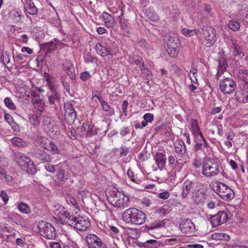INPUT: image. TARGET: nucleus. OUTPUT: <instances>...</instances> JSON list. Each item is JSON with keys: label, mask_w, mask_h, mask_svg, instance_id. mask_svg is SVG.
<instances>
[{"label": "nucleus", "mask_w": 248, "mask_h": 248, "mask_svg": "<svg viewBox=\"0 0 248 248\" xmlns=\"http://www.w3.org/2000/svg\"><path fill=\"white\" fill-rule=\"evenodd\" d=\"M122 217L126 223L134 225H141L146 218V215L142 211L135 208H130L125 210Z\"/></svg>", "instance_id": "obj_1"}, {"label": "nucleus", "mask_w": 248, "mask_h": 248, "mask_svg": "<svg viewBox=\"0 0 248 248\" xmlns=\"http://www.w3.org/2000/svg\"><path fill=\"white\" fill-rule=\"evenodd\" d=\"M106 193L108 201L114 207L121 208L128 205L129 197L116 189L107 191Z\"/></svg>", "instance_id": "obj_2"}, {"label": "nucleus", "mask_w": 248, "mask_h": 248, "mask_svg": "<svg viewBox=\"0 0 248 248\" xmlns=\"http://www.w3.org/2000/svg\"><path fill=\"white\" fill-rule=\"evenodd\" d=\"M220 163L217 160L208 158L202 164V174L206 177L211 178L217 175L219 171Z\"/></svg>", "instance_id": "obj_3"}, {"label": "nucleus", "mask_w": 248, "mask_h": 248, "mask_svg": "<svg viewBox=\"0 0 248 248\" xmlns=\"http://www.w3.org/2000/svg\"><path fill=\"white\" fill-rule=\"evenodd\" d=\"M14 157L17 164L22 169L32 174L36 172L35 166L30 157L20 152L15 153Z\"/></svg>", "instance_id": "obj_4"}, {"label": "nucleus", "mask_w": 248, "mask_h": 248, "mask_svg": "<svg viewBox=\"0 0 248 248\" xmlns=\"http://www.w3.org/2000/svg\"><path fill=\"white\" fill-rule=\"evenodd\" d=\"M67 223L80 231H85L90 227V222L88 219L78 215H72L69 217Z\"/></svg>", "instance_id": "obj_5"}, {"label": "nucleus", "mask_w": 248, "mask_h": 248, "mask_svg": "<svg viewBox=\"0 0 248 248\" xmlns=\"http://www.w3.org/2000/svg\"><path fill=\"white\" fill-rule=\"evenodd\" d=\"M214 191L222 199L229 201L234 198V194L233 190L223 183L216 182Z\"/></svg>", "instance_id": "obj_6"}, {"label": "nucleus", "mask_w": 248, "mask_h": 248, "mask_svg": "<svg viewBox=\"0 0 248 248\" xmlns=\"http://www.w3.org/2000/svg\"><path fill=\"white\" fill-rule=\"evenodd\" d=\"M180 41L176 37L166 36V48L169 55L172 58L176 57L180 50Z\"/></svg>", "instance_id": "obj_7"}, {"label": "nucleus", "mask_w": 248, "mask_h": 248, "mask_svg": "<svg viewBox=\"0 0 248 248\" xmlns=\"http://www.w3.org/2000/svg\"><path fill=\"white\" fill-rule=\"evenodd\" d=\"M39 233L43 237L48 239H53L56 237L55 229L49 223L42 221L38 225Z\"/></svg>", "instance_id": "obj_8"}, {"label": "nucleus", "mask_w": 248, "mask_h": 248, "mask_svg": "<svg viewBox=\"0 0 248 248\" xmlns=\"http://www.w3.org/2000/svg\"><path fill=\"white\" fill-rule=\"evenodd\" d=\"M202 43L207 47H210L214 45L216 42V35L213 29L210 27H207L205 29H202Z\"/></svg>", "instance_id": "obj_9"}, {"label": "nucleus", "mask_w": 248, "mask_h": 248, "mask_svg": "<svg viewBox=\"0 0 248 248\" xmlns=\"http://www.w3.org/2000/svg\"><path fill=\"white\" fill-rule=\"evenodd\" d=\"M85 240L89 248H108L106 244L95 234L87 235Z\"/></svg>", "instance_id": "obj_10"}, {"label": "nucleus", "mask_w": 248, "mask_h": 248, "mask_svg": "<svg viewBox=\"0 0 248 248\" xmlns=\"http://www.w3.org/2000/svg\"><path fill=\"white\" fill-rule=\"evenodd\" d=\"M64 109L65 121L70 125L73 124L77 118V112L73 105L69 102H65Z\"/></svg>", "instance_id": "obj_11"}, {"label": "nucleus", "mask_w": 248, "mask_h": 248, "mask_svg": "<svg viewBox=\"0 0 248 248\" xmlns=\"http://www.w3.org/2000/svg\"><path fill=\"white\" fill-rule=\"evenodd\" d=\"M219 86L222 92L230 94L234 91L236 84L233 80L227 78L220 81Z\"/></svg>", "instance_id": "obj_12"}, {"label": "nucleus", "mask_w": 248, "mask_h": 248, "mask_svg": "<svg viewBox=\"0 0 248 248\" xmlns=\"http://www.w3.org/2000/svg\"><path fill=\"white\" fill-rule=\"evenodd\" d=\"M195 183L191 181L187 180L184 182L181 187L180 195L183 199H186L188 194L191 192L193 194L196 189L194 187Z\"/></svg>", "instance_id": "obj_13"}, {"label": "nucleus", "mask_w": 248, "mask_h": 248, "mask_svg": "<svg viewBox=\"0 0 248 248\" xmlns=\"http://www.w3.org/2000/svg\"><path fill=\"white\" fill-rule=\"evenodd\" d=\"M228 218V215L226 212L220 211L215 215L210 217L211 222L213 227H217L225 223Z\"/></svg>", "instance_id": "obj_14"}, {"label": "nucleus", "mask_w": 248, "mask_h": 248, "mask_svg": "<svg viewBox=\"0 0 248 248\" xmlns=\"http://www.w3.org/2000/svg\"><path fill=\"white\" fill-rule=\"evenodd\" d=\"M54 212L55 215L61 221L66 223L67 221L69 220V217L72 215L68 213L67 210L65 208L59 205L55 206Z\"/></svg>", "instance_id": "obj_15"}, {"label": "nucleus", "mask_w": 248, "mask_h": 248, "mask_svg": "<svg viewBox=\"0 0 248 248\" xmlns=\"http://www.w3.org/2000/svg\"><path fill=\"white\" fill-rule=\"evenodd\" d=\"M180 229L183 233H192L195 232V224L188 219H184L180 224Z\"/></svg>", "instance_id": "obj_16"}, {"label": "nucleus", "mask_w": 248, "mask_h": 248, "mask_svg": "<svg viewBox=\"0 0 248 248\" xmlns=\"http://www.w3.org/2000/svg\"><path fill=\"white\" fill-rule=\"evenodd\" d=\"M194 141L195 144L194 146L193 151L195 153L200 150H202V148H206L208 146V144L203 135L195 136Z\"/></svg>", "instance_id": "obj_17"}, {"label": "nucleus", "mask_w": 248, "mask_h": 248, "mask_svg": "<svg viewBox=\"0 0 248 248\" xmlns=\"http://www.w3.org/2000/svg\"><path fill=\"white\" fill-rule=\"evenodd\" d=\"M62 68L66 72L70 78L74 80L76 78L75 68L70 60H65L62 64Z\"/></svg>", "instance_id": "obj_18"}, {"label": "nucleus", "mask_w": 248, "mask_h": 248, "mask_svg": "<svg viewBox=\"0 0 248 248\" xmlns=\"http://www.w3.org/2000/svg\"><path fill=\"white\" fill-rule=\"evenodd\" d=\"M154 159L159 169L162 170L164 168L167 159L165 153L157 152L154 156Z\"/></svg>", "instance_id": "obj_19"}, {"label": "nucleus", "mask_w": 248, "mask_h": 248, "mask_svg": "<svg viewBox=\"0 0 248 248\" xmlns=\"http://www.w3.org/2000/svg\"><path fill=\"white\" fill-rule=\"evenodd\" d=\"M48 103L50 106H56L60 103L61 95L60 92L47 93Z\"/></svg>", "instance_id": "obj_20"}, {"label": "nucleus", "mask_w": 248, "mask_h": 248, "mask_svg": "<svg viewBox=\"0 0 248 248\" xmlns=\"http://www.w3.org/2000/svg\"><path fill=\"white\" fill-rule=\"evenodd\" d=\"M47 139L42 136H38L34 141L35 147L41 151H44L47 149Z\"/></svg>", "instance_id": "obj_21"}, {"label": "nucleus", "mask_w": 248, "mask_h": 248, "mask_svg": "<svg viewBox=\"0 0 248 248\" xmlns=\"http://www.w3.org/2000/svg\"><path fill=\"white\" fill-rule=\"evenodd\" d=\"M232 47L234 50V56L243 58L245 56L243 48L238 45L236 39H232Z\"/></svg>", "instance_id": "obj_22"}, {"label": "nucleus", "mask_w": 248, "mask_h": 248, "mask_svg": "<svg viewBox=\"0 0 248 248\" xmlns=\"http://www.w3.org/2000/svg\"><path fill=\"white\" fill-rule=\"evenodd\" d=\"M81 130L85 134L86 137H91L96 134V131L94 129L93 126L88 123H84L82 124Z\"/></svg>", "instance_id": "obj_23"}, {"label": "nucleus", "mask_w": 248, "mask_h": 248, "mask_svg": "<svg viewBox=\"0 0 248 248\" xmlns=\"http://www.w3.org/2000/svg\"><path fill=\"white\" fill-rule=\"evenodd\" d=\"M174 150L175 152L178 155L181 156L184 155L186 151L184 142L181 140H176L174 144Z\"/></svg>", "instance_id": "obj_24"}, {"label": "nucleus", "mask_w": 248, "mask_h": 248, "mask_svg": "<svg viewBox=\"0 0 248 248\" xmlns=\"http://www.w3.org/2000/svg\"><path fill=\"white\" fill-rule=\"evenodd\" d=\"M26 11L31 15H35L37 14V8L31 0H27L24 5Z\"/></svg>", "instance_id": "obj_25"}, {"label": "nucleus", "mask_w": 248, "mask_h": 248, "mask_svg": "<svg viewBox=\"0 0 248 248\" xmlns=\"http://www.w3.org/2000/svg\"><path fill=\"white\" fill-rule=\"evenodd\" d=\"M56 178L59 183L63 184L68 180L69 174L67 171L66 172L65 170L60 168L58 169Z\"/></svg>", "instance_id": "obj_26"}, {"label": "nucleus", "mask_w": 248, "mask_h": 248, "mask_svg": "<svg viewBox=\"0 0 248 248\" xmlns=\"http://www.w3.org/2000/svg\"><path fill=\"white\" fill-rule=\"evenodd\" d=\"M31 155L33 157L40 161L43 162H48L51 161V158L49 155L38 152L31 153Z\"/></svg>", "instance_id": "obj_27"}, {"label": "nucleus", "mask_w": 248, "mask_h": 248, "mask_svg": "<svg viewBox=\"0 0 248 248\" xmlns=\"http://www.w3.org/2000/svg\"><path fill=\"white\" fill-rule=\"evenodd\" d=\"M228 67L227 61L224 58H221L218 62L217 77L218 78L226 70Z\"/></svg>", "instance_id": "obj_28"}, {"label": "nucleus", "mask_w": 248, "mask_h": 248, "mask_svg": "<svg viewBox=\"0 0 248 248\" xmlns=\"http://www.w3.org/2000/svg\"><path fill=\"white\" fill-rule=\"evenodd\" d=\"M95 50L96 53L102 57H105L111 54L110 51L100 43H97L96 44Z\"/></svg>", "instance_id": "obj_29"}, {"label": "nucleus", "mask_w": 248, "mask_h": 248, "mask_svg": "<svg viewBox=\"0 0 248 248\" xmlns=\"http://www.w3.org/2000/svg\"><path fill=\"white\" fill-rule=\"evenodd\" d=\"M192 199L195 202H203L206 200V196L204 192H200L198 190L192 194Z\"/></svg>", "instance_id": "obj_30"}, {"label": "nucleus", "mask_w": 248, "mask_h": 248, "mask_svg": "<svg viewBox=\"0 0 248 248\" xmlns=\"http://www.w3.org/2000/svg\"><path fill=\"white\" fill-rule=\"evenodd\" d=\"M143 246L145 248H157L161 246H163V241L151 239L146 241Z\"/></svg>", "instance_id": "obj_31"}, {"label": "nucleus", "mask_w": 248, "mask_h": 248, "mask_svg": "<svg viewBox=\"0 0 248 248\" xmlns=\"http://www.w3.org/2000/svg\"><path fill=\"white\" fill-rule=\"evenodd\" d=\"M102 17L104 20L105 25L107 28L114 26V20L110 15L106 12H104L102 14Z\"/></svg>", "instance_id": "obj_32"}, {"label": "nucleus", "mask_w": 248, "mask_h": 248, "mask_svg": "<svg viewBox=\"0 0 248 248\" xmlns=\"http://www.w3.org/2000/svg\"><path fill=\"white\" fill-rule=\"evenodd\" d=\"M42 50H46L48 53H51L57 49V45L53 42H49L41 45Z\"/></svg>", "instance_id": "obj_33"}, {"label": "nucleus", "mask_w": 248, "mask_h": 248, "mask_svg": "<svg viewBox=\"0 0 248 248\" xmlns=\"http://www.w3.org/2000/svg\"><path fill=\"white\" fill-rule=\"evenodd\" d=\"M41 115L42 114L37 112H33V114L29 115V119L30 122L34 126L37 127L39 125L40 122V117Z\"/></svg>", "instance_id": "obj_34"}, {"label": "nucleus", "mask_w": 248, "mask_h": 248, "mask_svg": "<svg viewBox=\"0 0 248 248\" xmlns=\"http://www.w3.org/2000/svg\"><path fill=\"white\" fill-rule=\"evenodd\" d=\"M190 124L193 130V132L195 136L202 135L198 126V121L196 119H192L190 120Z\"/></svg>", "instance_id": "obj_35"}, {"label": "nucleus", "mask_w": 248, "mask_h": 248, "mask_svg": "<svg viewBox=\"0 0 248 248\" xmlns=\"http://www.w3.org/2000/svg\"><path fill=\"white\" fill-rule=\"evenodd\" d=\"M17 208L21 213L23 214H28L31 212L30 206L23 202H21L18 203Z\"/></svg>", "instance_id": "obj_36"}, {"label": "nucleus", "mask_w": 248, "mask_h": 248, "mask_svg": "<svg viewBox=\"0 0 248 248\" xmlns=\"http://www.w3.org/2000/svg\"><path fill=\"white\" fill-rule=\"evenodd\" d=\"M8 218L16 225H22L21 216L17 213L11 214L8 217Z\"/></svg>", "instance_id": "obj_37"}, {"label": "nucleus", "mask_w": 248, "mask_h": 248, "mask_svg": "<svg viewBox=\"0 0 248 248\" xmlns=\"http://www.w3.org/2000/svg\"><path fill=\"white\" fill-rule=\"evenodd\" d=\"M34 106V110L33 112H37L42 114L45 108V102H43V103H32Z\"/></svg>", "instance_id": "obj_38"}, {"label": "nucleus", "mask_w": 248, "mask_h": 248, "mask_svg": "<svg viewBox=\"0 0 248 248\" xmlns=\"http://www.w3.org/2000/svg\"><path fill=\"white\" fill-rule=\"evenodd\" d=\"M165 225V222L163 220L161 221H155L152 224H150L149 226H147L146 227L148 230H152L156 228H160L162 227H164Z\"/></svg>", "instance_id": "obj_39"}, {"label": "nucleus", "mask_w": 248, "mask_h": 248, "mask_svg": "<svg viewBox=\"0 0 248 248\" xmlns=\"http://www.w3.org/2000/svg\"><path fill=\"white\" fill-rule=\"evenodd\" d=\"M228 28L234 31H238L240 27V23L236 20H231L228 24Z\"/></svg>", "instance_id": "obj_40"}, {"label": "nucleus", "mask_w": 248, "mask_h": 248, "mask_svg": "<svg viewBox=\"0 0 248 248\" xmlns=\"http://www.w3.org/2000/svg\"><path fill=\"white\" fill-rule=\"evenodd\" d=\"M11 141L14 145L18 147H24L26 145V142L25 141L17 137L13 138Z\"/></svg>", "instance_id": "obj_41"}, {"label": "nucleus", "mask_w": 248, "mask_h": 248, "mask_svg": "<svg viewBox=\"0 0 248 248\" xmlns=\"http://www.w3.org/2000/svg\"><path fill=\"white\" fill-rule=\"evenodd\" d=\"M31 97L32 103H41V102L43 103V102H45L44 100L40 98V95L34 91L31 93Z\"/></svg>", "instance_id": "obj_42"}, {"label": "nucleus", "mask_w": 248, "mask_h": 248, "mask_svg": "<svg viewBox=\"0 0 248 248\" xmlns=\"http://www.w3.org/2000/svg\"><path fill=\"white\" fill-rule=\"evenodd\" d=\"M49 151L53 155L60 154V150L58 146L53 142L50 141L48 144Z\"/></svg>", "instance_id": "obj_43"}, {"label": "nucleus", "mask_w": 248, "mask_h": 248, "mask_svg": "<svg viewBox=\"0 0 248 248\" xmlns=\"http://www.w3.org/2000/svg\"><path fill=\"white\" fill-rule=\"evenodd\" d=\"M199 31L193 29L190 30L186 28H185L182 30V33L186 36H191L198 34Z\"/></svg>", "instance_id": "obj_44"}, {"label": "nucleus", "mask_w": 248, "mask_h": 248, "mask_svg": "<svg viewBox=\"0 0 248 248\" xmlns=\"http://www.w3.org/2000/svg\"><path fill=\"white\" fill-rule=\"evenodd\" d=\"M5 106L12 110H15L16 109V106L9 97H6L4 100Z\"/></svg>", "instance_id": "obj_45"}, {"label": "nucleus", "mask_w": 248, "mask_h": 248, "mask_svg": "<svg viewBox=\"0 0 248 248\" xmlns=\"http://www.w3.org/2000/svg\"><path fill=\"white\" fill-rule=\"evenodd\" d=\"M155 213L157 214L159 217H163L167 214H169V211L168 209L161 207L156 210Z\"/></svg>", "instance_id": "obj_46"}, {"label": "nucleus", "mask_w": 248, "mask_h": 248, "mask_svg": "<svg viewBox=\"0 0 248 248\" xmlns=\"http://www.w3.org/2000/svg\"><path fill=\"white\" fill-rule=\"evenodd\" d=\"M168 161L169 165L172 168L176 166L178 163V161L176 159L175 156L173 155L169 156Z\"/></svg>", "instance_id": "obj_47"}, {"label": "nucleus", "mask_w": 248, "mask_h": 248, "mask_svg": "<svg viewBox=\"0 0 248 248\" xmlns=\"http://www.w3.org/2000/svg\"><path fill=\"white\" fill-rule=\"evenodd\" d=\"M4 119L11 126H14L15 122L14 121L13 117L9 114L5 113L4 114Z\"/></svg>", "instance_id": "obj_48"}, {"label": "nucleus", "mask_w": 248, "mask_h": 248, "mask_svg": "<svg viewBox=\"0 0 248 248\" xmlns=\"http://www.w3.org/2000/svg\"><path fill=\"white\" fill-rule=\"evenodd\" d=\"M128 105V102L125 100L123 101L122 103V110L123 112L121 114V116L124 115V116H127V107Z\"/></svg>", "instance_id": "obj_49"}, {"label": "nucleus", "mask_w": 248, "mask_h": 248, "mask_svg": "<svg viewBox=\"0 0 248 248\" xmlns=\"http://www.w3.org/2000/svg\"><path fill=\"white\" fill-rule=\"evenodd\" d=\"M197 69L194 67H192V69L190 70V74H192L194 77V79H193L191 75H189L191 82L193 83H197L198 82V80L196 78V77L195 76V75L197 74Z\"/></svg>", "instance_id": "obj_50"}, {"label": "nucleus", "mask_w": 248, "mask_h": 248, "mask_svg": "<svg viewBox=\"0 0 248 248\" xmlns=\"http://www.w3.org/2000/svg\"><path fill=\"white\" fill-rule=\"evenodd\" d=\"M91 78V75L89 72L85 71L81 73L80 75V78L82 81H86L89 79Z\"/></svg>", "instance_id": "obj_51"}, {"label": "nucleus", "mask_w": 248, "mask_h": 248, "mask_svg": "<svg viewBox=\"0 0 248 248\" xmlns=\"http://www.w3.org/2000/svg\"><path fill=\"white\" fill-rule=\"evenodd\" d=\"M124 7H122L120 8V11H117L116 12L117 14V17L118 18L119 22H121V20L123 19V16L124 15Z\"/></svg>", "instance_id": "obj_52"}, {"label": "nucleus", "mask_w": 248, "mask_h": 248, "mask_svg": "<svg viewBox=\"0 0 248 248\" xmlns=\"http://www.w3.org/2000/svg\"><path fill=\"white\" fill-rule=\"evenodd\" d=\"M60 168V167L58 165L54 166V165L48 164L46 166V170L50 172H54L56 169L58 170V169Z\"/></svg>", "instance_id": "obj_53"}, {"label": "nucleus", "mask_w": 248, "mask_h": 248, "mask_svg": "<svg viewBox=\"0 0 248 248\" xmlns=\"http://www.w3.org/2000/svg\"><path fill=\"white\" fill-rule=\"evenodd\" d=\"M143 119L147 123H151L154 120V115L150 113H146L143 116Z\"/></svg>", "instance_id": "obj_54"}, {"label": "nucleus", "mask_w": 248, "mask_h": 248, "mask_svg": "<svg viewBox=\"0 0 248 248\" xmlns=\"http://www.w3.org/2000/svg\"><path fill=\"white\" fill-rule=\"evenodd\" d=\"M176 241L177 239L175 238L166 239L164 240V241H163V246L165 245H173L176 244Z\"/></svg>", "instance_id": "obj_55"}, {"label": "nucleus", "mask_w": 248, "mask_h": 248, "mask_svg": "<svg viewBox=\"0 0 248 248\" xmlns=\"http://www.w3.org/2000/svg\"><path fill=\"white\" fill-rule=\"evenodd\" d=\"M120 155L121 157L126 156L128 154V148L125 146H121Z\"/></svg>", "instance_id": "obj_56"}, {"label": "nucleus", "mask_w": 248, "mask_h": 248, "mask_svg": "<svg viewBox=\"0 0 248 248\" xmlns=\"http://www.w3.org/2000/svg\"><path fill=\"white\" fill-rule=\"evenodd\" d=\"M100 103L101 105L103 110L105 111H109L110 108L106 101L103 100L102 101H101Z\"/></svg>", "instance_id": "obj_57"}, {"label": "nucleus", "mask_w": 248, "mask_h": 248, "mask_svg": "<svg viewBox=\"0 0 248 248\" xmlns=\"http://www.w3.org/2000/svg\"><path fill=\"white\" fill-rule=\"evenodd\" d=\"M109 230L110 231V233L111 235H113V234H114V235H117L120 232L119 230L115 226H114L112 225L109 226Z\"/></svg>", "instance_id": "obj_58"}, {"label": "nucleus", "mask_w": 248, "mask_h": 248, "mask_svg": "<svg viewBox=\"0 0 248 248\" xmlns=\"http://www.w3.org/2000/svg\"><path fill=\"white\" fill-rule=\"evenodd\" d=\"M45 78H46V85L53 83L54 78L50 74L45 73Z\"/></svg>", "instance_id": "obj_59"}, {"label": "nucleus", "mask_w": 248, "mask_h": 248, "mask_svg": "<svg viewBox=\"0 0 248 248\" xmlns=\"http://www.w3.org/2000/svg\"><path fill=\"white\" fill-rule=\"evenodd\" d=\"M0 196L4 201V204H6L9 200V197L6 192L4 190L1 191L0 194Z\"/></svg>", "instance_id": "obj_60"}, {"label": "nucleus", "mask_w": 248, "mask_h": 248, "mask_svg": "<svg viewBox=\"0 0 248 248\" xmlns=\"http://www.w3.org/2000/svg\"><path fill=\"white\" fill-rule=\"evenodd\" d=\"M144 78L146 79L149 80L151 78L152 73L147 69H145V71L142 73Z\"/></svg>", "instance_id": "obj_61"}, {"label": "nucleus", "mask_w": 248, "mask_h": 248, "mask_svg": "<svg viewBox=\"0 0 248 248\" xmlns=\"http://www.w3.org/2000/svg\"><path fill=\"white\" fill-rule=\"evenodd\" d=\"M46 86L48 87L49 92L48 93H55L59 92L55 86L54 85L53 83H50L49 84L46 85Z\"/></svg>", "instance_id": "obj_62"}, {"label": "nucleus", "mask_w": 248, "mask_h": 248, "mask_svg": "<svg viewBox=\"0 0 248 248\" xmlns=\"http://www.w3.org/2000/svg\"><path fill=\"white\" fill-rule=\"evenodd\" d=\"M158 196L162 199L166 200L169 197L170 193L168 191H165L159 193Z\"/></svg>", "instance_id": "obj_63"}, {"label": "nucleus", "mask_w": 248, "mask_h": 248, "mask_svg": "<svg viewBox=\"0 0 248 248\" xmlns=\"http://www.w3.org/2000/svg\"><path fill=\"white\" fill-rule=\"evenodd\" d=\"M141 203L143 205H145L146 207H148L151 205V201L149 198L146 197L143 198V199Z\"/></svg>", "instance_id": "obj_64"}]
</instances>
